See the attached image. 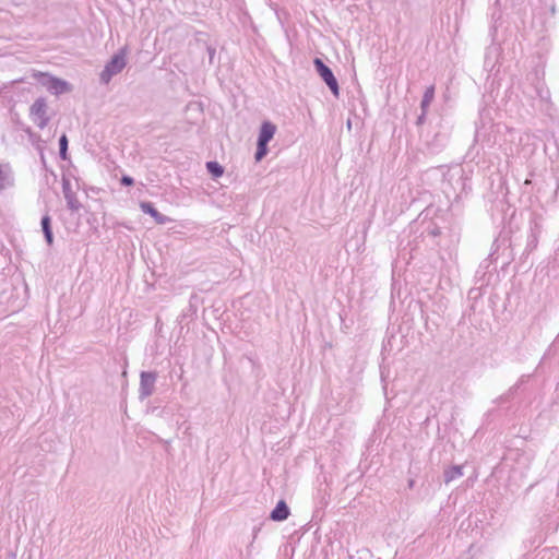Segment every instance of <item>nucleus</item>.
<instances>
[{
  "label": "nucleus",
  "mask_w": 559,
  "mask_h": 559,
  "mask_svg": "<svg viewBox=\"0 0 559 559\" xmlns=\"http://www.w3.org/2000/svg\"><path fill=\"white\" fill-rule=\"evenodd\" d=\"M32 76L53 95H62L72 91V85L60 78L47 72L33 71Z\"/></svg>",
  "instance_id": "nucleus-1"
},
{
  "label": "nucleus",
  "mask_w": 559,
  "mask_h": 559,
  "mask_svg": "<svg viewBox=\"0 0 559 559\" xmlns=\"http://www.w3.org/2000/svg\"><path fill=\"white\" fill-rule=\"evenodd\" d=\"M127 47H122L116 52L105 64L103 71L99 74V81L103 84H108L114 75L120 73L126 64Z\"/></svg>",
  "instance_id": "nucleus-2"
},
{
  "label": "nucleus",
  "mask_w": 559,
  "mask_h": 559,
  "mask_svg": "<svg viewBox=\"0 0 559 559\" xmlns=\"http://www.w3.org/2000/svg\"><path fill=\"white\" fill-rule=\"evenodd\" d=\"M313 67L320 76V79L326 84L332 95L336 98L340 97L341 88L336 76L332 69L324 63L321 58L316 57L313 59Z\"/></svg>",
  "instance_id": "nucleus-3"
},
{
  "label": "nucleus",
  "mask_w": 559,
  "mask_h": 559,
  "mask_svg": "<svg viewBox=\"0 0 559 559\" xmlns=\"http://www.w3.org/2000/svg\"><path fill=\"white\" fill-rule=\"evenodd\" d=\"M526 79L534 88L535 94L532 95V97H537L542 102H548L550 99V92L545 84L543 69L535 68L527 74Z\"/></svg>",
  "instance_id": "nucleus-4"
},
{
  "label": "nucleus",
  "mask_w": 559,
  "mask_h": 559,
  "mask_svg": "<svg viewBox=\"0 0 559 559\" xmlns=\"http://www.w3.org/2000/svg\"><path fill=\"white\" fill-rule=\"evenodd\" d=\"M47 110L48 106L44 97L35 99L29 107V117L39 129L46 128L49 123L50 117L47 115Z\"/></svg>",
  "instance_id": "nucleus-5"
},
{
  "label": "nucleus",
  "mask_w": 559,
  "mask_h": 559,
  "mask_svg": "<svg viewBox=\"0 0 559 559\" xmlns=\"http://www.w3.org/2000/svg\"><path fill=\"white\" fill-rule=\"evenodd\" d=\"M157 380L156 371H141L140 373V386H139V400L144 401L150 397L155 390Z\"/></svg>",
  "instance_id": "nucleus-6"
},
{
  "label": "nucleus",
  "mask_w": 559,
  "mask_h": 559,
  "mask_svg": "<svg viewBox=\"0 0 559 559\" xmlns=\"http://www.w3.org/2000/svg\"><path fill=\"white\" fill-rule=\"evenodd\" d=\"M62 193L67 202V207L71 212H79L82 209V203L78 200L76 193L72 190L70 179L62 176Z\"/></svg>",
  "instance_id": "nucleus-7"
},
{
  "label": "nucleus",
  "mask_w": 559,
  "mask_h": 559,
  "mask_svg": "<svg viewBox=\"0 0 559 559\" xmlns=\"http://www.w3.org/2000/svg\"><path fill=\"white\" fill-rule=\"evenodd\" d=\"M542 233V225L537 217L530 221V235L527 237L525 253H531L537 248L538 239Z\"/></svg>",
  "instance_id": "nucleus-8"
},
{
  "label": "nucleus",
  "mask_w": 559,
  "mask_h": 559,
  "mask_svg": "<svg viewBox=\"0 0 559 559\" xmlns=\"http://www.w3.org/2000/svg\"><path fill=\"white\" fill-rule=\"evenodd\" d=\"M140 209L144 214L150 215L155 221V223L159 225L166 224L171 221L168 216L159 213L155 207L154 203L150 201L141 202Z\"/></svg>",
  "instance_id": "nucleus-9"
},
{
  "label": "nucleus",
  "mask_w": 559,
  "mask_h": 559,
  "mask_svg": "<svg viewBox=\"0 0 559 559\" xmlns=\"http://www.w3.org/2000/svg\"><path fill=\"white\" fill-rule=\"evenodd\" d=\"M14 186V176L9 163H0V191Z\"/></svg>",
  "instance_id": "nucleus-10"
},
{
  "label": "nucleus",
  "mask_w": 559,
  "mask_h": 559,
  "mask_svg": "<svg viewBox=\"0 0 559 559\" xmlns=\"http://www.w3.org/2000/svg\"><path fill=\"white\" fill-rule=\"evenodd\" d=\"M290 514V509L285 500H280L270 513V520L274 522H282L287 520Z\"/></svg>",
  "instance_id": "nucleus-11"
},
{
  "label": "nucleus",
  "mask_w": 559,
  "mask_h": 559,
  "mask_svg": "<svg viewBox=\"0 0 559 559\" xmlns=\"http://www.w3.org/2000/svg\"><path fill=\"white\" fill-rule=\"evenodd\" d=\"M276 126L273 122L265 120L260 126L257 141L269 144L274 138Z\"/></svg>",
  "instance_id": "nucleus-12"
},
{
  "label": "nucleus",
  "mask_w": 559,
  "mask_h": 559,
  "mask_svg": "<svg viewBox=\"0 0 559 559\" xmlns=\"http://www.w3.org/2000/svg\"><path fill=\"white\" fill-rule=\"evenodd\" d=\"M40 226H41V231L44 234L46 243L49 247H51L53 245L55 238H53V231H52V225H51V217L49 216L48 213L43 215V217L40 219Z\"/></svg>",
  "instance_id": "nucleus-13"
},
{
  "label": "nucleus",
  "mask_w": 559,
  "mask_h": 559,
  "mask_svg": "<svg viewBox=\"0 0 559 559\" xmlns=\"http://www.w3.org/2000/svg\"><path fill=\"white\" fill-rule=\"evenodd\" d=\"M525 382V377L522 376L519 381L513 384L506 393L501 394L500 396H498L496 400H493V403L495 404H502V403H508L510 402L513 396L516 394L518 390L520 389V386Z\"/></svg>",
  "instance_id": "nucleus-14"
},
{
  "label": "nucleus",
  "mask_w": 559,
  "mask_h": 559,
  "mask_svg": "<svg viewBox=\"0 0 559 559\" xmlns=\"http://www.w3.org/2000/svg\"><path fill=\"white\" fill-rule=\"evenodd\" d=\"M463 476V466L462 465H452L444 469L443 472V480L445 484L451 483L452 480Z\"/></svg>",
  "instance_id": "nucleus-15"
},
{
  "label": "nucleus",
  "mask_w": 559,
  "mask_h": 559,
  "mask_svg": "<svg viewBox=\"0 0 559 559\" xmlns=\"http://www.w3.org/2000/svg\"><path fill=\"white\" fill-rule=\"evenodd\" d=\"M435 97V85L428 86L423 95L421 102H420V109L424 111V114H427L428 107L433 100Z\"/></svg>",
  "instance_id": "nucleus-16"
},
{
  "label": "nucleus",
  "mask_w": 559,
  "mask_h": 559,
  "mask_svg": "<svg viewBox=\"0 0 559 559\" xmlns=\"http://www.w3.org/2000/svg\"><path fill=\"white\" fill-rule=\"evenodd\" d=\"M207 173L214 178H219L224 174V167L216 160H209L205 164Z\"/></svg>",
  "instance_id": "nucleus-17"
},
{
  "label": "nucleus",
  "mask_w": 559,
  "mask_h": 559,
  "mask_svg": "<svg viewBox=\"0 0 559 559\" xmlns=\"http://www.w3.org/2000/svg\"><path fill=\"white\" fill-rule=\"evenodd\" d=\"M69 140L66 133H62L59 138V157L62 160L69 159L68 153Z\"/></svg>",
  "instance_id": "nucleus-18"
},
{
  "label": "nucleus",
  "mask_w": 559,
  "mask_h": 559,
  "mask_svg": "<svg viewBox=\"0 0 559 559\" xmlns=\"http://www.w3.org/2000/svg\"><path fill=\"white\" fill-rule=\"evenodd\" d=\"M269 153V144L257 141V150L254 153L255 162H261Z\"/></svg>",
  "instance_id": "nucleus-19"
},
{
  "label": "nucleus",
  "mask_w": 559,
  "mask_h": 559,
  "mask_svg": "<svg viewBox=\"0 0 559 559\" xmlns=\"http://www.w3.org/2000/svg\"><path fill=\"white\" fill-rule=\"evenodd\" d=\"M481 288L480 287H473L468 290V299L473 300V304L471 306V311H475L476 309V302L481 297Z\"/></svg>",
  "instance_id": "nucleus-20"
},
{
  "label": "nucleus",
  "mask_w": 559,
  "mask_h": 559,
  "mask_svg": "<svg viewBox=\"0 0 559 559\" xmlns=\"http://www.w3.org/2000/svg\"><path fill=\"white\" fill-rule=\"evenodd\" d=\"M24 132L27 133L28 135V139L29 141L32 142L33 145L36 146V148L38 150V144H40L41 142V138L39 134L35 133L31 127L26 126L23 128Z\"/></svg>",
  "instance_id": "nucleus-21"
},
{
  "label": "nucleus",
  "mask_w": 559,
  "mask_h": 559,
  "mask_svg": "<svg viewBox=\"0 0 559 559\" xmlns=\"http://www.w3.org/2000/svg\"><path fill=\"white\" fill-rule=\"evenodd\" d=\"M493 254H495V251H492V252L489 254V257H488V258L484 259V260L480 262V264H479V266H478V270L476 271V274H477V275H478V274H481V275H485V274H486V272H487V270H488V267L490 266V263H491V262H490V260H489V258H491Z\"/></svg>",
  "instance_id": "nucleus-22"
},
{
  "label": "nucleus",
  "mask_w": 559,
  "mask_h": 559,
  "mask_svg": "<svg viewBox=\"0 0 559 559\" xmlns=\"http://www.w3.org/2000/svg\"><path fill=\"white\" fill-rule=\"evenodd\" d=\"M120 183L123 186V187H131L134 185V179L129 176V175H123L121 178H120Z\"/></svg>",
  "instance_id": "nucleus-23"
},
{
  "label": "nucleus",
  "mask_w": 559,
  "mask_h": 559,
  "mask_svg": "<svg viewBox=\"0 0 559 559\" xmlns=\"http://www.w3.org/2000/svg\"><path fill=\"white\" fill-rule=\"evenodd\" d=\"M37 151L39 152V155H40V162H41V164H43V167H44L45 169H47V163H46V158H45V155H44V148H43V146H41L40 144H38V150H37Z\"/></svg>",
  "instance_id": "nucleus-24"
},
{
  "label": "nucleus",
  "mask_w": 559,
  "mask_h": 559,
  "mask_svg": "<svg viewBox=\"0 0 559 559\" xmlns=\"http://www.w3.org/2000/svg\"><path fill=\"white\" fill-rule=\"evenodd\" d=\"M441 234V230L439 227L435 226L433 228L428 230V235L432 237H437Z\"/></svg>",
  "instance_id": "nucleus-25"
},
{
  "label": "nucleus",
  "mask_w": 559,
  "mask_h": 559,
  "mask_svg": "<svg viewBox=\"0 0 559 559\" xmlns=\"http://www.w3.org/2000/svg\"><path fill=\"white\" fill-rule=\"evenodd\" d=\"M215 48L209 46L207 47V53H209V59H210V63H213V59H214V56H215Z\"/></svg>",
  "instance_id": "nucleus-26"
},
{
  "label": "nucleus",
  "mask_w": 559,
  "mask_h": 559,
  "mask_svg": "<svg viewBox=\"0 0 559 559\" xmlns=\"http://www.w3.org/2000/svg\"><path fill=\"white\" fill-rule=\"evenodd\" d=\"M426 115L427 114H424V111H421V114L417 117V120H416L417 126H421L425 123Z\"/></svg>",
  "instance_id": "nucleus-27"
},
{
  "label": "nucleus",
  "mask_w": 559,
  "mask_h": 559,
  "mask_svg": "<svg viewBox=\"0 0 559 559\" xmlns=\"http://www.w3.org/2000/svg\"><path fill=\"white\" fill-rule=\"evenodd\" d=\"M415 484H416L415 479H413V478L408 479L407 485H408L409 489H413L415 487Z\"/></svg>",
  "instance_id": "nucleus-28"
}]
</instances>
